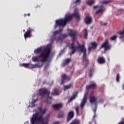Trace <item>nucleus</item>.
<instances>
[{
  "label": "nucleus",
  "instance_id": "obj_32",
  "mask_svg": "<svg viewBox=\"0 0 124 124\" xmlns=\"http://www.w3.org/2000/svg\"><path fill=\"white\" fill-rule=\"evenodd\" d=\"M101 2L102 4H107L110 2V1H102Z\"/></svg>",
  "mask_w": 124,
  "mask_h": 124
},
{
  "label": "nucleus",
  "instance_id": "obj_27",
  "mask_svg": "<svg viewBox=\"0 0 124 124\" xmlns=\"http://www.w3.org/2000/svg\"><path fill=\"white\" fill-rule=\"evenodd\" d=\"M93 69H91L89 71V77L90 78L93 77Z\"/></svg>",
  "mask_w": 124,
  "mask_h": 124
},
{
  "label": "nucleus",
  "instance_id": "obj_40",
  "mask_svg": "<svg viewBox=\"0 0 124 124\" xmlns=\"http://www.w3.org/2000/svg\"><path fill=\"white\" fill-rule=\"evenodd\" d=\"M57 31L59 33V34H61V33H62V29H61L59 31Z\"/></svg>",
  "mask_w": 124,
  "mask_h": 124
},
{
  "label": "nucleus",
  "instance_id": "obj_21",
  "mask_svg": "<svg viewBox=\"0 0 124 124\" xmlns=\"http://www.w3.org/2000/svg\"><path fill=\"white\" fill-rule=\"evenodd\" d=\"M70 124H80V121L78 119H75Z\"/></svg>",
  "mask_w": 124,
  "mask_h": 124
},
{
  "label": "nucleus",
  "instance_id": "obj_46",
  "mask_svg": "<svg viewBox=\"0 0 124 124\" xmlns=\"http://www.w3.org/2000/svg\"><path fill=\"white\" fill-rule=\"evenodd\" d=\"M95 118H96V113H94V115L93 117V119L94 120V119H95Z\"/></svg>",
  "mask_w": 124,
  "mask_h": 124
},
{
  "label": "nucleus",
  "instance_id": "obj_30",
  "mask_svg": "<svg viewBox=\"0 0 124 124\" xmlns=\"http://www.w3.org/2000/svg\"><path fill=\"white\" fill-rule=\"evenodd\" d=\"M117 37L118 36H117V35H114L110 37V40H116Z\"/></svg>",
  "mask_w": 124,
  "mask_h": 124
},
{
  "label": "nucleus",
  "instance_id": "obj_45",
  "mask_svg": "<svg viewBox=\"0 0 124 124\" xmlns=\"http://www.w3.org/2000/svg\"><path fill=\"white\" fill-rule=\"evenodd\" d=\"M37 100L33 99L32 103L35 104V102H36Z\"/></svg>",
  "mask_w": 124,
  "mask_h": 124
},
{
  "label": "nucleus",
  "instance_id": "obj_35",
  "mask_svg": "<svg viewBox=\"0 0 124 124\" xmlns=\"http://www.w3.org/2000/svg\"><path fill=\"white\" fill-rule=\"evenodd\" d=\"M93 48V46H90L88 48V54H90L91 53V51H92V49Z\"/></svg>",
  "mask_w": 124,
  "mask_h": 124
},
{
  "label": "nucleus",
  "instance_id": "obj_10",
  "mask_svg": "<svg viewBox=\"0 0 124 124\" xmlns=\"http://www.w3.org/2000/svg\"><path fill=\"white\" fill-rule=\"evenodd\" d=\"M71 78L69 76H67L64 74L62 76V80H61V85H63L65 83V80H70Z\"/></svg>",
  "mask_w": 124,
  "mask_h": 124
},
{
  "label": "nucleus",
  "instance_id": "obj_55",
  "mask_svg": "<svg viewBox=\"0 0 124 124\" xmlns=\"http://www.w3.org/2000/svg\"><path fill=\"white\" fill-rule=\"evenodd\" d=\"M23 31L25 32V30H23Z\"/></svg>",
  "mask_w": 124,
  "mask_h": 124
},
{
  "label": "nucleus",
  "instance_id": "obj_12",
  "mask_svg": "<svg viewBox=\"0 0 124 124\" xmlns=\"http://www.w3.org/2000/svg\"><path fill=\"white\" fill-rule=\"evenodd\" d=\"M96 100H97V99L95 98V96H93V95H90V103H92V104L93 103H95V104H96Z\"/></svg>",
  "mask_w": 124,
  "mask_h": 124
},
{
  "label": "nucleus",
  "instance_id": "obj_52",
  "mask_svg": "<svg viewBox=\"0 0 124 124\" xmlns=\"http://www.w3.org/2000/svg\"><path fill=\"white\" fill-rule=\"evenodd\" d=\"M119 10H121V11H123L124 9H120Z\"/></svg>",
  "mask_w": 124,
  "mask_h": 124
},
{
  "label": "nucleus",
  "instance_id": "obj_8",
  "mask_svg": "<svg viewBox=\"0 0 124 124\" xmlns=\"http://www.w3.org/2000/svg\"><path fill=\"white\" fill-rule=\"evenodd\" d=\"M87 96H88V92H86L84 94V96L80 104V108L81 110H83L84 108V106H85V105L86 104V102H87Z\"/></svg>",
  "mask_w": 124,
  "mask_h": 124
},
{
  "label": "nucleus",
  "instance_id": "obj_42",
  "mask_svg": "<svg viewBox=\"0 0 124 124\" xmlns=\"http://www.w3.org/2000/svg\"><path fill=\"white\" fill-rule=\"evenodd\" d=\"M35 106V104L32 102L31 104V107H34Z\"/></svg>",
  "mask_w": 124,
  "mask_h": 124
},
{
  "label": "nucleus",
  "instance_id": "obj_50",
  "mask_svg": "<svg viewBox=\"0 0 124 124\" xmlns=\"http://www.w3.org/2000/svg\"><path fill=\"white\" fill-rule=\"evenodd\" d=\"M27 15L28 16H30V14H28L27 15V14H25L24 16H27Z\"/></svg>",
  "mask_w": 124,
  "mask_h": 124
},
{
  "label": "nucleus",
  "instance_id": "obj_19",
  "mask_svg": "<svg viewBox=\"0 0 124 124\" xmlns=\"http://www.w3.org/2000/svg\"><path fill=\"white\" fill-rule=\"evenodd\" d=\"M77 94H78L77 93H76L74 94H73L72 96H71L70 99L68 100V102H71V101L73 100V99H75V98L77 97Z\"/></svg>",
  "mask_w": 124,
  "mask_h": 124
},
{
  "label": "nucleus",
  "instance_id": "obj_17",
  "mask_svg": "<svg viewBox=\"0 0 124 124\" xmlns=\"http://www.w3.org/2000/svg\"><path fill=\"white\" fill-rule=\"evenodd\" d=\"M34 54H39L42 52V47H39L34 50Z\"/></svg>",
  "mask_w": 124,
  "mask_h": 124
},
{
  "label": "nucleus",
  "instance_id": "obj_53",
  "mask_svg": "<svg viewBox=\"0 0 124 124\" xmlns=\"http://www.w3.org/2000/svg\"><path fill=\"white\" fill-rule=\"evenodd\" d=\"M59 39H61V36H59Z\"/></svg>",
  "mask_w": 124,
  "mask_h": 124
},
{
  "label": "nucleus",
  "instance_id": "obj_24",
  "mask_svg": "<svg viewBox=\"0 0 124 124\" xmlns=\"http://www.w3.org/2000/svg\"><path fill=\"white\" fill-rule=\"evenodd\" d=\"M86 2L88 5L91 6L92 4H93V3H94V0H88Z\"/></svg>",
  "mask_w": 124,
  "mask_h": 124
},
{
  "label": "nucleus",
  "instance_id": "obj_31",
  "mask_svg": "<svg viewBox=\"0 0 124 124\" xmlns=\"http://www.w3.org/2000/svg\"><path fill=\"white\" fill-rule=\"evenodd\" d=\"M64 116V113H62L58 114V118H59V119H61V118H63Z\"/></svg>",
  "mask_w": 124,
  "mask_h": 124
},
{
  "label": "nucleus",
  "instance_id": "obj_33",
  "mask_svg": "<svg viewBox=\"0 0 124 124\" xmlns=\"http://www.w3.org/2000/svg\"><path fill=\"white\" fill-rule=\"evenodd\" d=\"M120 74H118L116 76V81L117 82H120Z\"/></svg>",
  "mask_w": 124,
  "mask_h": 124
},
{
  "label": "nucleus",
  "instance_id": "obj_16",
  "mask_svg": "<svg viewBox=\"0 0 124 124\" xmlns=\"http://www.w3.org/2000/svg\"><path fill=\"white\" fill-rule=\"evenodd\" d=\"M85 21L87 24H91L93 20L92 19V18L90 17L89 16H87L86 17Z\"/></svg>",
  "mask_w": 124,
  "mask_h": 124
},
{
  "label": "nucleus",
  "instance_id": "obj_43",
  "mask_svg": "<svg viewBox=\"0 0 124 124\" xmlns=\"http://www.w3.org/2000/svg\"><path fill=\"white\" fill-rule=\"evenodd\" d=\"M81 0H76L75 2L74 3H78V2H80Z\"/></svg>",
  "mask_w": 124,
  "mask_h": 124
},
{
  "label": "nucleus",
  "instance_id": "obj_49",
  "mask_svg": "<svg viewBox=\"0 0 124 124\" xmlns=\"http://www.w3.org/2000/svg\"><path fill=\"white\" fill-rule=\"evenodd\" d=\"M93 112H94V114H96V109H94L93 110Z\"/></svg>",
  "mask_w": 124,
  "mask_h": 124
},
{
  "label": "nucleus",
  "instance_id": "obj_41",
  "mask_svg": "<svg viewBox=\"0 0 124 124\" xmlns=\"http://www.w3.org/2000/svg\"><path fill=\"white\" fill-rule=\"evenodd\" d=\"M62 36L63 37V38H65L67 35H66V34H62Z\"/></svg>",
  "mask_w": 124,
  "mask_h": 124
},
{
  "label": "nucleus",
  "instance_id": "obj_37",
  "mask_svg": "<svg viewBox=\"0 0 124 124\" xmlns=\"http://www.w3.org/2000/svg\"><path fill=\"white\" fill-rule=\"evenodd\" d=\"M57 34H60V33H59V31H56L54 32L53 36H56Z\"/></svg>",
  "mask_w": 124,
  "mask_h": 124
},
{
  "label": "nucleus",
  "instance_id": "obj_2",
  "mask_svg": "<svg viewBox=\"0 0 124 124\" xmlns=\"http://www.w3.org/2000/svg\"><path fill=\"white\" fill-rule=\"evenodd\" d=\"M51 53V47L47 46L45 50L40 54L38 56H33L32 57V61L34 62H47L50 54Z\"/></svg>",
  "mask_w": 124,
  "mask_h": 124
},
{
  "label": "nucleus",
  "instance_id": "obj_39",
  "mask_svg": "<svg viewBox=\"0 0 124 124\" xmlns=\"http://www.w3.org/2000/svg\"><path fill=\"white\" fill-rule=\"evenodd\" d=\"M86 89H87V90H90V89H92V86H91V85H88L86 87Z\"/></svg>",
  "mask_w": 124,
  "mask_h": 124
},
{
  "label": "nucleus",
  "instance_id": "obj_14",
  "mask_svg": "<svg viewBox=\"0 0 124 124\" xmlns=\"http://www.w3.org/2000/svg\"><path fill=\"white\" fill-rule=\"evenodd\" d=\"M73 117H74V112H73L72 111H70L68 114V117L67 119V122H69V121L72 120Z\"/></svg>",
  "mask_w": 124,
  "mask_h": 124
},
{
  "label": "nucleus",
  "instance_id": "obj_20",
  "mask_svg": "<svg viewBox=\"0 0 124 124\" xmlns=\"http://www.w3.org/2000/svg\"><path fill=\"white\" fill-rule=\"evenodd\" d=\"M51 94L52 95H59V94H60L59 90L57 88H55V89L54 90V92H52Z\"/></svg>",
  "mask_w": 124,
  "mask_h": 124
},
{
  "label": "nucleus",
  "instance_id": "obj_34",
  "mask_svg": "<svg viewBox=\"0 0 124 124\" xmlns=\"http://www.w3.org/2000/svg\"><path fill=\"white\" fill-rule=\"evenodd\" d=\"M90 86H91L92 89H94V88H95V87H96V85L95 84V83L91 84H90Z\"/></svg>",
  "mask_w": 124,
  "mask_h": 124
},
{
  "label": "nucleus",
  "instance_id": "obj_6",
  "mask_svg": "<svg viewBox=\"0 0 124 124\" xmlns=\"http://www.w3.org/2000/svg\"><path fill=\"white\" fill-rule=\"evenodd\" d=\"M78 49L80 50V52H83V55L82 57L83 60L84 62H85L86 63L84 68H86L88 66V64L89 63V60L87 58V49L85 48V45H82L81 46L80 44H78Z\"/></svg>",
  "mask_w": 124,
  "mask_h": 124
},
{
  "label": "nucleus",
  "instance_id": "obj_54",
  "mask_svg": "<svg viewBox=\"0 0 124 124\" xmlns=\"http://www.w3.org/2000/svg\"><path fill=\"white\" fill-rule=\"evenodd\" d=\"M52 84H54V81H52Z\"/></svg>",
  "mask_w": 124,
  "mask_h": 124
},
{
  "label": "nucleus",
  "instance_id": "obj_5",
  "mask_svg": "<svg viewBox=\"0 0 124 124\" xmlns=\"http://www.w3.org/2000/svg\"><path fill=\"white\" fill-rule=\"evenodd\" d=\"M47 95L46 98V103H49L51 104L52 102L48 99L49 98L50 99H52L53 97L50 95V91L48 90L47 88H42L40 89L38 91V95H41V96H44V95Z\"/></svg>",
  "mask_w": 124,
  "mask_h": 124
},
{
  "label": "nucleus",
  "instance_id": "obj_23",
  "mask_svg": "<svg viewBox=\"0 0 124 124\" xmlns=\"http://www.w3.org/2000/svg\"><path fill=\"white\" fill-rule=\"evenodd\" d=\"M31 64L30 63H24L22 64V66H23V67H25V68H30V65Z\"/></svg>",
  "mask_w": 124,
  "mask_h": 124
},
{
  "label": "nucleus",
  "instance_id": "obj_38",
  "mask_svg": "<svg viewBox=\"0 0 124 124\" xmlns=\"http://www.w3.org/2000/svg\"><path fill=\"white\" fill-rule=\"evenodd\" d=\"M100 25H101V26H107V25H108V23H103V22H102V21H101V22H100Z\"/></svg>",
  "mask_w": 124,
  "mask_h": 124
},
{
  "label": "nucleus",
  "instance_id": "obj_48",
  "mask_svg": "<svg viewBox=\"0 0 124 124\" xmlns=\"http://www.w3.org/2000/svg\"><path fill=\"white\" fill-rule=\"evenodd\" d=\"M93 93H94V92L93 91H92L91 93V95H93Z\"/></svg>",
  "mask_w": 124,
  "mask_h": 124
},
{
  "label": "nucleus",
  "instance_id": "obj_51",
  "mask_svg": "<svg viewBox=\"0 0 124 124\" xmlns=\"http://www.w3.org/2000/svg\"><path fill=\"white\" fill-rule=\"evenodd\" d=\"M94 9L97 8V6H94Z\"/></svg>",
  "mask_w": 124,
  "mask_h": 124
},
{
  "label": "nucleus",
  "instance_id": "obj_13",
  "mask_svg": "<svg viewBox=\"0 0 124 124\" xmlns=\"http://www.w3.org/2000/svg\"><path fill=\"white\" fill-rule=\"evenodd\" d=\"M97 62L98 63H100V64H103L106 62V61H105V59H104V57H98L97 59Z\"/></svg>",
  "mask_w": 124,
  "mask_h": 124
},
{
  "label": "nucleus",
  "instance_id": "obj_28",
  "mask_svg": "<svg viewBox=\"0 0 124 124\" xmlns=\"http://www.w3.org/2000/svg\"><path fill=\"white\" fill-rule=\"evenodd\" d=\"M32 68H36V67H41V66H39L38 63H36L34 64H32L31 66Z\"/></svg>",
  "mask_w": 124,
  "mask_h": 124
},
{
  "label": "nucleus",
  "instance_id": "obj_25",
  "mask_svg": "<svg viewBox=\"0 0 124 124\" xmlns=\"http://www.w3.org/2000/svg\"><path fill=\"white\" fill-rule=\"evenodd\" d=\"M84 38L85 39H87V38H88V30H87V29H84Z\"/></svg>",
  "mask_w": 124,
  "mask_h": 124
},
{
  "label": "nucleus",
  "instance_id": "obj_18",
  "mask_svg": "<svg viewBox=\"0 0 124 124\" xmlns=\"http://www.w3.org/2000/svg\"><path fill=\"white\" fill-rule=\"evenodd\" d=\"M71 61V59H66L64 61V62L62 63V66H65V65H66V64H68V63H69V62H70Z\"/></svg>",
  "mask_w": 124,
  "mask_h": 124
},
{
  "label": "nucleus",
  "instance_id": "obj_11",
  "mask_svg": "<svg viewBox=\"0 0 124 124\" xmlns=\"http://www.w3.org/2000/svg\"><path fill=\"white\" fill-rule=\"evenodd\" d=\"M38 110L39 111V113L41 114L40 116H43V114H45L46 113V111H47V108H45L44 109H42V107H38L37 108Z\"/></svg>",
  "mask_w": 124,
  "mask_h": 124
},
{
  "label": "nucleus",
  "instance_id": "obj_9",
  "mask_svg": "<svg viewBox=\"0 0 124 124\" xmlns=\"http://www.w3.org/2000/svg\"><path fill=\"white\" fill-rule=\"evenodd\" d=\"M29 30H27L24 34V36L25 39H27L28 37H31V31H33L34 30L33 29H31V28H29Z\"/></svg>",
  "mask_w": 124,
  "mask_h": 124
},
{
  "label": "nucleus",
  "instance_id": "obj_3",
  "mask_svg": "<svg viewBox=\"0 0 124 124\" xmlns=\"http://www.w3.org/2000/svg\"><path fill=\"white\" fill-rule=\"evenodd\" d=\"M68 34L71 37L73 43L70 45L69 48L70 50H72V52L69 53L70 56H72L77 51V47L74 45V42L76 40V36L77 35V31L74 30H69Z\"/></svg>",
  "mask_w": 124,
  "mask_h": 124
},
{
  "label": "nucleus",
  "instance_id": "obj_7",
  "mask_svg": "<svg viewBox=\"0 0 124 124\" xmlns=\"http://www.w3.org/2000/svg\"><path fill=\"white\" fill-rule=\"evenodd\" d=\"M111 47L112 46L109 44L108 39H106L105 42L102 45L101 48H104L105 51H107V50H110Z\"/></svg>",
  "mask_w": 124,
  "mask_h": 124
},
{
  "label": "nucleus",
  "instance_id": "obj_26",
  "mask_svg": "<svg viewBox=\"0 0 124 124\" xmlns=\"http://www.w3.org/2000/svg\"><path fill=\"white\" fill-rule=\"evenodd\" d=\"M91 45H92V47L93 48V49H95V48L97 47V43H96L95 42L92 43Z\"/></svg>",
  "mask_w": 124,
  "mask_h": 124
},
{
  "label": "nucleus",
  "instance_id": "obj_29",
  "mask_svg": "<svg viewBox=\"0 0 124 124\" xmlns=\"http://www.w3.org/2000/svg\"><path fill=\"white\" fill-rule=\"evenodd\" d=\"M72 84H69L68 85L64 86V90H68V89H70V88H72Z\"/></svg>",
  "mask_w": 124,
  "mask_h": 124
},
{
  "label": "nucleus",
  "instance_id": "obj_1",
  "mask_svg": "<svg viewBox=\"0 0 124 124\" xmlns=\"http://www.w3.org/2000/svg\"><path fill=\"white\" fill-rule=\"evenodd\" d=\"M75 13L71 15L69 14H66L64 17V19H60L56 20V23L54 26L55 29L57 27H65V25L70 22L73 18V16L76 17L77 20H80V15H79V12L77 11V9L75 10Z\"/></svg>",
  "mask_w": 124,
  "mask_h": 124
},
{
  "label": "nucleus",
  "instance_id": "obj_22",
  "mask_svg": "<svg viewBox=\"0 0 124 124\" xmlns=\"http://www.w3.org/2000/svg\"><path fill=\"white\" fill-rule=\"evenodd\" d=\"M99 8H101V9L97 11V12L95 13L96 15L99 14V13H101V12H103V7L102 6H99Z\"/></svg>",
  "mask_w": 124,
  "mask_h": 124
},
{
  "label": "nucleus",
  "instance_id": "obj_36",
  "mask_svg": "<svg viewBox=\"0 0 124 124\" xmlns=\"http://www.w3.org/2000/svg\"><path fill=\"white\" fill-rule=\"evenodd\" d=\"M75 110L76 111L77 115L79 114V107H76L75 108Z\"/></svg>",
  "mask_w": 124,
  "mask_h": 124
},
{
  "label": "nucleus",
  "instance_id": "obj_47",
  "mask_svg": "<svg viewBox=\"0 0 124 124\" xmlns=\"http://www.w3.org/2000/svg\"><path fill=\"white\" fill-rule=\"evenodd\" d=\"M99 102H100V103H102V102H103V100L100 99Z\"/></svg>",
  "mask_w": 124,
  "mask_h": 124
},
{
  "label": "nucleus",
  "instance_id": "obj_4",
  "mask_svg": "<svg viewBox=\"0 0 124 124\" xmlns=\"http://www.w3.org/2000/svg\"><path fill=\"white\" fill-rule=\"evenodd\" d=\"M48 119L47 122H44V118L42 115H39V113L36 112L32 115L30 122L31 124H48Z\"/></svg>",
  "mask_w": 124,
  "mask_h": 124
},
{
  "label": "nucleus",
  "instance_id": "obj_44",
  "mask_svg": "<svg viewBox=\"0 0 124 124\" xmlns=\"http://www.w3.org/2000/svg\"><path fill=\"white\" fill-rule=\"evenodd\" d=\"M46 83H47V81H46V80H45L43 82V84L45 85V84H46Z\"/></svg>",
  "mask_w": 124,
  "mask_h": 124
},
{
  "label": "nucleus",
  "instance_id": "obj_15",
  "mask_svg": "<svg viewBox=\"0 0 124 124\" xmlns=\"http://www.w3.org/2000/svg\"><path fill=\"white\" fill-rule=\"evenodd\" d=\"M62 104H58L53 105L52 106V107L55 110H58L59 109V108H62Z\"/></svg>",
  "mask_w": 124,
  "mask_h": 124
}]
</instances>
